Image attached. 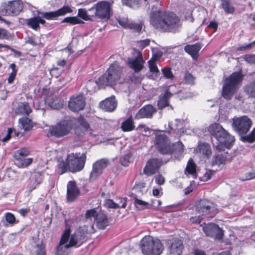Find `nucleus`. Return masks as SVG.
Masks as SVG:
<instances>
[{
	"label": "nucleus",
	"instance_id": "4be33fe9",
	"mask_svg": "<svg viewBox=\"0 0 255 255\" xmlns=\"http://www.w3.org/2000/svg\"><path fill=\"white\" fill-rule=\"evenodd\" d=\"M217 140L222 146L227 148H230L233 145L235 139L234 136L230 134L224 129L223 134L220 135Z\"/></svg>",
	"mask_w": 255,
	"mask_h": 255
},
{
	"label": "nucleus",
	"instance_id": "f704fd0d",
	"mask_svg": "<svg viewBox=\"0 0 255 255\" xmlns=\"http://www.w3.org/2000/svg\"><path fill=\"white\" fill-rule=\"evenodd\" d=\"M221 6L227 14H233L235 11V7L230 0H221Z\"/></svg>",
	"mask_w": 255,
	"mask_h": 255
},
{
	"label": "nucleus",
	"instance_id": "c03bdc74",
	"mask_svg": "<svg viewBox=\"0 0 255 255\" xmlns=\"http://www.w3.org/2000/svg\"><path fill=\"white\" fill-rule=\"evenodd\" d=\"M196 165L193 160L190 159L186 166V171L189 174L194 175L196 172Z\"/></svg>",
	"mask_w": 255,
	"mask_h": 255
},
{
	"label": "nucleus",
	"instance_id": "79ce46f5",
	"mask_svg": "<svg viewBox=\"0 0 255 255\" xmlns=\"http://www.w3.org/2000/svg\"><path fill=\"white\" fill-rule=\"evenodd\" d=\"M120 161L123 166H128L129 163L133 161V157L131 154L130 152H128L125 154L121 157Z\"/></svg>",
	"mask_w": 255,
	"mask_h": 255
},
{
	"label": "nucleus",
	"instance_id": "473e14b6",
	"mask_svg": "<svg viewBox=\"0 0 255 255\" xmlns=\"http://www.w3.org/2000/svg\"><path fill=\"white\" fill-rule=\"evenodd\" d=\"M102 212V211L98 208L88 210L85 213V218L87 220H92V219H94V221H96L100 213Z\"/></svg>",
	"mask_w": 255,
	"mask_h": 255
},
{
	"label": "nucleus",
	"instance_id": "0e129e2a",
	"mask_svg": "<svg viewBox=\"0 0 255 255\" xmlns=\"http://www.w3.org/2000/svg\"><path fill=\"white\" fill-rule=\"evenodd\" d=\"M243 59L246 62L249 64H255V55L246 54L244 56Z\"/></svg>",
	"mask_w": 255,
	"mask_h": 255
},
{
	"label": "nucleus",
	"instance_id": "f257e3e1",
	"mask_svg": "<svg viewBox=\"0 0 255 255\" xmlns=\"http://www.w3.org/2000/svg\"><path fill=\"white\" fill-rule=\"evenodd\" d=\"M95 232L94 224L88 227L77 230L73 234H70L68 229L63 233L58 245L57 247L55 255H68L67 250L71 247H80L86 240V234H93Z\"/></svg>",
	"mask_w": 255,
	"mask_h": 255
},
{
	"label": "nucleus",
	"instance_id": "6ab92c4d",
	"mask_svg": "<svg viewBox=\"0 0 255 255\" xmlns=\"http://www.w3.org/2000/svg\"><path fill=\"white\" fill-rule=\"evenodd\" d=\"M43 173L40 172H35L30 176L27 185V189L29 192L36 189L43 181Z\"/></svg>",
	"mask_w": 255,
	"mask_h": 255
},
{
	"label": "nucleus",
	"instance_id": "de8ad7c7",
	"mask_svg": "<svg viewBox=\"0 0 255 255\" xmlns=\"http://www.w3.org/2000/svg\"><path fill=\"white\" fill-rule=\"evenodd\" d=\"M148 63L149 65V70L151 73L156 75L159 72V70L158 69L156 63L155 61V59L151 58L150 60L148 61Z\"/></svg>",
	"mask_w": 255,
	"mask_h": 255
},
{
	"label": "nucleus",
	"instance_id": "69168bd1",
	"mask_svg": "<svg viewBox=\"0 0 255 255\" xmlns=\"http://www.w3.org/2000/svg\"><path fill=\"white\" fill-rule=\"evenodd\" d=\"M36 247V255H45V247L42 243L38 244Z\"/></svg>",
	"mask_w": 255,
	"mask_h": 255
},
{
	"label": "nucleus",
	"instance_id": "9b49d317",
	"mask_svg": "<svg viewBox=\"0 0 255 255\" xmlns=\"http://www.w3.org/2000/svg\"><path fill=\"white\" fill-rule=\"evenodd\" d=\"M72 12V8L69 5H64L57 10L53 11L40 12L38 11V13L40 14L42 17L48 20H56L59 16H64L67 13H70Z\"/></svg>",
	"mask_w": 255,
	"mask_h": 255
},
{
	"label": "nucleus",
	"instance_id": "5701e85b",
	"mask_svg": "<svg viewBox=\"0 0 255 255\" xmlns=\"http://www.w3.org/2000/svg\"><path fill=\"white\" fill-rule=\"evenodd\" d=\"M100 108L107 112L114 111L117 106V101L114 96L107 98L100 104Z\"/></svg>",
	"mask_w": 255,
	"mask_h": 255
},
{
	"label": "nucleus",
	"instance_id": "e433bc0d",
	"mask_svg": "<svg viewBox=\"0 0 255 255\" xmlns=\"http://www.w3.org/2000/svg\"><path fill=\"white\" fill-rule=\"evenodd\" d=\"M58 100L54 95H48L45 99V103L52 109H57Z\"/></svg>",
	"mask_w": 255,
	"mask_h": 255
},
{
	"label": "nucleus",
	"instance_id": "6e6d98bb",
	"mask_svg": "<svg viewBox=\"0 0 255 255\" xmlns=\"http://www.w3.org/2000/svg\"><path fill=\"white\" fill-rule=\"evenodd\" d=\"M162 72L166 79H172L174 78V75L171 71V69L169 67H166L162 69Z\"/></svg>",
	"mask_w": 255,
	"mask_h": 255
},
{
	"label": "nucleus",
	"instance_id": "603ef678",
	"mask_svg": "<svg viewBox=\"0 0 255 255\" xmlns=\"http://www.w3.org/2000/svg\"><path fill=\"white\" fill-rule=\"evenodd\" d=\"M184 80L187 84L193 85L195 83V78L191 73L186 72L184 75Z\"/></svg>",
	"mask_w": 255,
	"mask_h": 255
},
{
	"label": "nucleus",
	"instance_id": "4468645a",
	"mask_svg": "<svg viewBox=\"0 0 255 255\" xmlns=\"http://www.w3.org/2000/svg\"><path fill=\"white\" fill-rule=\"evenodd\" d=\"M196 211L202 215L215 213L216 207L212 202L207 199L200 200L196 205Z\"/></svg>",
	"mask_w": 255,
	"mask_h": 255
},
{
	"label": "nucleus",
	"instance_id": "39448f33",
	"mask_svg": "<svg viewBox=\"0 0 255 255\" xmlns=\"http://www.w3.org/2000/svg\"><path fill=\"white\" fill-rule=\"evenodd\" d=\"M243 79L242 71L235 72L226 79L223 86L222 96L226 100H230L240 87Z\"/></svg>",
	"mask_w": 255,
	"mask_h": 255
},
{
	"label": "nucleus",
	"instance_id": "338daca9",
	"mask_svg": "<svg viewBox=\"0 0 255 255\" xmlns=\"http://www.w3.org/2000/svg\"><path fill=\"white\" fill-rule=\"evenodd\" d=\"M5 219L6 222L10 224L13 225L16 223L15 218L12 213H7L5 214Z\"/></svg>",
	"mask_w": 255,
	"mask_h": 255
},
{
	"label": "nucleus",
	"instance_id": "3c124183",
	"mask_svg": "<svg viewBox=\"0 0 255 255\" xmlns=\"http://www.w3.org/2000/svg\"><path fill=\"white\" fill-rule=\"evenodd\" d=\"M79 128L82 130L83 133H91L89 125L84 120L80 121Z\"/></svg>",
	"mask_w": 255,
	"mask_h": 255
},
{
	"label": "nucleus",
	"instance_id": "a18cd8bd",
	"mask_svg": "<svg viewBox=\"0 0 255 255\" xmlns=\"http://www.w3.org/2000/svg\"><path fill=\"white\" fill-rule=\"evenodd\" d=\"M10 68H11L12 71L8 76L7 81L9 84H11L15 78L17 70L16 69V65L14 63L11 64Z\"/></svg>",
	"mask_w": 255,
	"mask_h": 255
},
{
	"label": "nucleus",
	"instance_id": "49530a36",
	"mask_svg": "<svg viewBox=\"0 0 255 255\" xmlns=\"http://www.w3.org/2000/svg\"><path fill=\"white\" fill-rule=\"evenodd\" d=\"M142 28V24L141 22L135 23L132 21L128 27V29L132 30L133 32L139 33L141 31Z\"/></svg>",
	"mask_w": 255,
	"mask_h": 255
},
{
	"label": "nucleus",
	"instance_id": "20e7f679",
	"mask_svg": "<svg viewBox=\"0 0 255 255\" xmlns=\"http://www.w3.org/2000/svg\"><path fill=\"white\" fill-rule=\"evenodd\" d=\"M86 155L85 153L78 156L77 154L71 153L67 155L66 161L62 160L58 164V168L61 169V174L69 171L75 173L81 171L85 165Z\"/></svg>",
	"mask_w": 255,
	"mask_h": 255
},
{
	"label": "nucleus",
	"instance_id": "37998d69",
	"mask_svg": "<svg viewBox=\"0 0 255 255\" xmlns=\"http://www.w3.org/2000/svg\"><path fill=\"white\" fill-rule=\"evenodd\" d=\"M241 140L244 142L253 143L255 140V128L249 135L241 136Z\"/></svg>",
	"mask_w": 255,
	"mask_h": 255
},
{
	"label": "nucleus",
	"instance_id": "a878e982",
	"mask_svg": "<svg viewBox=\"0 0 255 255\" xmlns=\"http://www.w3.org/2000/svg\"><path fill=\"white\" fill-rule=\"evenodd\" d=\"M224 128L218 123H214L208 128V131L211 135L217 139L221 134H223Z\"/></svg>",
	"mask_w": 255,
	"mask_h": 255
},
{
	"label": "nucleus",
	"instance_id": "6e6552de",
	"mask_svg": "<svg viewBox=\"0 0 255 255\" xmlns=\"http://www.w3.org/2000/svg\"><path fill=\"white\" fill-rule=\"evenodd\" d=\"M155 144L158 151L161 154H172L173 149L172 143L164 133L158 132L155 133Z\"/></svg>",
	"mask_w": 255,
	"mask_h": 255
},
{
	"label": "nucleus",
	"instance_id": "bb28decb",
	"mask_svg": "<svg viewBox=\"0 0 255 255\" xmlns=\"http://www.w3.org/2000/svg\"><path fill=\"white\" fill-rule=\"evenodd\" d=\"M201 46L199 43H196L194 44L186 45L184 49L186 52L190 55L193 59H196L197 57V54L201 49Z\"/></svg>",
	"mask_w": 255,
	"mask_h": 255
},
{
	"label": "nucleus",
	"instance_id": "13d9d810",
	"mask_svg": "<svg viewBox=\"0 0 255 255\" xmlns=\"http://www.w3.org/2000/svg\"><path fill=\"white\" fill-rule=\"evenodd\" d=\"M255 178V169L252 170V171L246 173L245 175L241 177L242 181L251 180Z\"/></svg>",
	"mask_w": 255,
	"mask_h": 255
},
{
	"label": "nucleus",
	"instance_id": "a19ab883",
	"mask_svg": "<svg viewBox=\"0 0 255 255\" xmlns=\"http://www.w3.org/2000/svg\"><path fill=\"white\" fill-rule=\"evenodd\" d=\"M26 23L29 27L35 30H37L39 28V25L38 22V17H37V15L27 19Z\"/></svg>",
	"mask_w": 255,
	"mask_h": 255
},
{
	"label": "nucleus",
	"instance_id": "0eeeda50",
	"mask_svg": "<svg viewBox=\"0 0 255 255\" xmlns=\"http://www.w3.org/2000/svg\"><path fill=\"white\" fill-rule=\"evenodd\" d=\"M252 125V120L247 116L233 119L232 128L240 135L246 134L250 130Z\"/></svg>",
	"mask_w": 255,
	"mask_h": 255
},
{
	"label": "nucleus",
	"instance_id": "680f3d73",
	"mask_svg": "<svg viewBox=\"0 0 255 255\" xmlns=\"http://www.w3.org/2000/svg\"><path fill=\"white\" fill-rule=\"evenodd\" d=\"M105 206L107 208L118 209V205L112 199H108L105 201Z\"/></svg>",
	"mask_w": 255,
	"mask_h": 255
},
{
	"label": "nucleus",
	"instance_id": "b1692460",
	"mask_svg": "<svg viewBox=\"0 0 255 255\" xmlns=\"http://www.w3.org/2000/svg\"><path fill=\"white\" fill-rule=\"evenodd\" d=\"M183 249V243L181 240L175 238L172 240L170 246V252L173 255H180Z\"/></svg>",
	"mask_w": 255,
	"mask_h": 255
},
{
	"label": "nucleus",
	"instance_id": "dca6fc26",
	"mask_svg": "<svg viewBox=\"0 0 255 255\" xmlns=\"http://www.w3.org/2000/svg\"><path fill=\"white\" fill-rule=\"evenodd\" d=\"M108 164L109 161L106 159H102L96 161L93 165V170L90 174L91 179H95L100 176Z\"/></svg>",
	"mask_w": 255,
	"mask_h": 255
},
{
	"label": "nucleus",
	"instance_id": "ddd939ff",
	"mask_svg": "<svg viewBox=\"0 0 255 255\" xmlns=\"http://www.w3.org/2000/svg\"><path fill=\"white\" fill-rule=\"evenodd\" d=\"M98 13V18L108 19L110 18L112 8L111 3L107 1H100L95 3Z\"/></svg>",
	"mask_w": 255,
	"mask_h": 255
},
{
	"label": "nucleus",
	"instance_id": "2f4dec72",
	"mask_svg": "<svg viewBox=\"0 0 255 255\" xmlns=\"http://www.w3.org/2000/svg\"><path fill=\"white\" fill-rule=\"evenodd\" d=\"M184 121L182 120L176 119L173 125L172 122L168 123V127L170 130L174 129L180 133H183V125Z\"/></svg>",
	"mask_w": 255,
	"mask_h": 255
},
{
	"label": "nucleus",
	"instance_id": "e2e57ef3",
	"mask_svg": "<svg viewBox=\"0 0 255 255\" xmlns=\"http://www.w3.org/2000/svg\"><path fill=\"white\" fill-rule=\"evenodd\" d=\"M150 43V40L146 39L144 40H140L137 42L136 45L140 49H143L144 48L149 45Z\"/></svg>",
	"mask_w": 255,
	"mask_h": 255
},
{
	"label": "nucleus",
	"instance_id": "7c9ffc66",
	"mask_svg": "<svg viewBox=\"0 0 255 255\" xmlns=\"http://www.w3.org/2000/svg\"><path fill=\"white\" fill-rule=\"evenodd\" d=\"M227 155L225 153L218 152L215 154L212 160V165H220L224 164L227 160Z\"/></svg>",
	"mask_w": 255,
	"mask_h": 255
},
{
	"label": "nucleus",
	"instance_id": "8fccbe9b",
	"mask_svg": "<svg viewBox=\"0 0 255 255\" xmlns=\"http://www.w3.org/2000/svg\"><path fill=\"white\" fill-rule=\"evenodd\" d=\"M173 151L172 153L174 152L178 154H182L184 151V145L181 142H177L175 144H172Z\"/></svg>",
	"mask_w": 255,
	"mask_h": 255
},
{
	"label": "nucleus",
	"instance_id": "c756f323",
	"mask_svg": "<svg viewBox=\"0 0 255 255\" xmlns=\"http://www.w3.org/2000/svg\"><path fill=\"white\" fill-rule=\"evenodd\" d=\"M31 112V109L28 104L25 102L19 103L15 109V113L18 115H28Z\"/></svg>",
	"mask_w": 255,
	"mask_h": 255
},
{
	"label": "nucleus",
	"instance_id": "2eb2a0df",
	"mask_svg": "<svg viewBox=\"0 0 255 255\" xmlns=\"http://www.w3.org/2000/svg\"><path fill=\"white\" fill-rule=\"evenodd\" d=\"M85 98L82 94L71 96L68 102V108L73 112L83 110L85 106Z\"/></svg>",
	"mask_w": 255,
	"mask_h": 255
},
{
	"label": "nucleus",
	"instance_id": "a211bd4d",
	"mask_svg": "<svg viewBox=\"0 0 255 255\" xmlns=\"http://www.w3.org/2000/svg\"><path fill=\"white\" fill-rule=\"evenodd\" d=\"M157 112L156 109L151 105H146L140 109L135 115L136 119L142 118L150 119Z\"/></svg>",
	"mask_w": 255,
	"mask_h": 255
},
{
	"label": "nucleus",
	"instance_id": "f03ea898",
	"mask_svg": "<svg viewBox=\"0 0 255 255\" xmlns=\"http://www.w3.org/2000/svg\"><path fill=\"white\" fill-rule=\"evenodd\" d=\"M150 23L155 28L164 32L175 33L181 27L180 20L176 14L166 11L153 12L150 16Z\"/></svg>",
	"mask_w": 255,
	"mask_h": 255
},
{
	"label": "nucleus",
	"instance_id": "09e8293b",
	"mask_svg": "<svg viewBox=\"0 0 255 255\" xmlns=\"http://www.w3.org/2000/svg\"><path fill=\"white\" fill-rule=\"evenodd\" d=\"M89 20L93 21L95 18H98V13L96 4H95L91 8L87 10Z\"/></svg>",
	"mask_w": 255,
	"mask_h": 255
},
{
	"label": "nucleus",
	"instance_id": "393cba45",
	"mask_svg": "<svg viewBox=\"0 0 255 255\" xmlns=\"http://www.w3.org/2000/svg\"><path fill=\"white\" fill-rule=\"evenodd\" d=\"M196 150L197 152L203 158H209L212 153L210 145L204 142L199 143Z\"/></svg>",
	"mask_w": 255,
	"mask_h": 255
},
{
	"label": "nucleus",
	"instance_id": "f8f14e48",
	"mask_svg": "<svg viewBox=\"0 0 255 255\" xmlns=\"http://www.w3.org/2000/svg\"><path fill=\"white\" fill-rule=\"evenodd\" d=\"M203 230L205 234L208 237L218 240L222 239L223 237V230L215 223L204 224Z\"/></svg>",
	"mask_w": 255,
	"mask_h": 255
},
{
	"label": "nucleus",
	"instance_id": "f3484780",
	"mask_svg": "<svg viewBox=\"0 0 255 255\" xmlns=\"http://www.w3.org/2000/svg\"><path fill=\"white\" fill-rule=\"evenodd\" d=\"M155 240L151 236H145L140 241V247L144 255H152L153 252L149 250L154 246Z\"/></svg>",
	"mask_w": 255,
	"mask_h": 255
},
{
	"label": "nucleus",
	"instance_id": "c9c22d12",
	"mask_svg": "<svg viewBox=\"0 0 255 255\" xmlns=\"http://www.w3.org/2000/svg\"><path fill=\"white\" fill-rule=\"evenodd\" d=\"M30 150L28 148L23 147L16 150L14 153V157L16 160H21L22 158L28 155Z\"/></svg>",
	"mask_w": 255,
	"mask_h": 255
},
{
	"label": "nucleus",
	"instance_id": "5fc2aeb1",
	"mask_svg": "<svg viewBox=\"0 0 255 255\" xmlns=\"http://www.w3.org/2000/svg\"><path fill=\"white\" fill-rule=\"evenodd\" d=\"M118 20L119 24L124 28H128V25L131 22V21L126 17H120Z\"/></svg>",
	"mask_w": 255,
	"mask_h": 255
},
{
	"label": "nucleus",
	"instance_id": "58836bf2",
	"mask_svg": "<svg viewBox=\"0 0 255 255\" xmlns=\"http://www.w3.org/2000/svg\"><path fill=\"white\" fill-rule=\"evenodd\" d=\"M244 91L249 97L255 98V82H252L245 86Z\"/></svg>",
	"mask_w": 255,
	"mask_h": 255
},
{
	"label": "nucleus",
	"instance_id": "aec40b11",
	"mask_svg": "<svg viewBox=\"0 0 255 255\" xmlns=\"http://www.w3.org/2000/svg\"><path fill=\"white\" fill-rule=\"evenodd\" d=\"M144 61L143 59L141 54L136 57L132 58H128V64L130 68L132 69L135 72H138L141 71L144 66Z\"/></svg>",
	"mask_w": 255,
	"mask_h": 255
},
{
	"label": "nucleus",
	"instance_id": "ea45409f",
	"mask_svg": "<svg viewBox=\"0 0 255 255\" xmlns=\"http://www.w3.org/2000/svg\"><path fill=\"white\" fill-rule=\"evenodd\" d=\"M62 23H68L71 25L82 24L84 22L77 16H70L65 17L62 20Z\"/></svg>",
	"mask_w": 255,
	"mask_h": 255
},
{
	"label": "nucleus",
	"instance_id": "cd10ccee",
	"mask_svg": "<svg viewBox=\"0 0 255 255\" xmlns=\"http://www.w3.org/2000/svg\"><path fill=\"white\" fill-rule=\"evenodd\" d=\"M172 95L171 93L166 90L163 95L159 97L157 102V106L159 109H162L169 106V99Z\"/></svg>",
	"mask_w": 255,
	"mask_h": 255
},
{
	"label": "nucleus",
	"instance_id": "774afa93",
	"mask_svg": "<svg viewBox=\"0 0 255 255\" xmlns=\"http://www.w3.org/2000/svg\"><path fill=\"white\" fill-rule=\"evenodd\" d=\"M10 37V34L7 30L0 28V39H9Z\"/></svg>",
	"mask_w": 255,
	"mask_h": 255
},
{
	"label": "nucleus",
	"instance_id": "4c0bfd02",
	"mask_svg": "<svg viewBox=\"0 0 255 255\" xmlns=\"http://www.w3.org/2000/svg\"><path fill=\"white\" fill-rule=\"evenodd\" d=\"M19 122L20 123L21 126L24 131H29L33 127V124L31 121L27 118L19 119Z\"/></svg>",
	"mask_w": 255,
	"mask_h": 255
},
{
	"label": "nucleus",
	"instance_id": "7ed1b4c3",
	"mask_svg": "<svg viewBox=\"0 0 255 255\" xmlns=\"http://www.w3.org/2000/svg\"><path fill=\"white\" fill-rule=\"evenodd\" d=\"M123 75V68L117 62L112 63L106 72L100 76L95 83L100 88L116 85Z\"/></svg>",
	"mask_w": 255,
	"mask_h": 255
},
{
	"label": "nucleus",
	"instance_id": "1a4fd4ad",
	"mask_svg": "<svg viewBox=\"0 0 255 255\" xmlns=\"http://www.w3.org/2000/svg\"><path fill=\"white\" fill-rule=\"evenodd\" d=\"M163 164L162 159L157 157L150 158L146 161L143 169V173L147 176H151L159 172Z\"/></svg>",
	"mask_w": 255,
	"mask_h": 255
},
{
	"label": "nucleus",
	"instance_id": "864d4df0",
	"mask_svg": "<svg viewBox=\"0 0 255 255\" xmlns=\"http://www.w3.org/2000/svg\"><path fill=\"white\" fill-rule=\"evenodd\" d=\"M116 204L118 205V208H125L127 205L128 199L126 197H119L116 198Z\"/></svg>",
	"mask_w": 255,
	"mask_h": 255
},
{
	"label": "nucleus",
	"instance_id": "052dcab7",
	"mask_svg": "<svg viewBox=\"0 0 255 255\" xmlns=\"http://www.w3.org/2000/svg\"><path fill=\"white\" fill-rule=\"evenodd\" d=\"M122 2L129 7H134L138 5L139 0H122Z\"/></svg>",
	"mask_w": 255,
	"mask_h": 255
},
{
	"label": "nucleus",
	"instance_id": "72a5a7b5",
	"mask_svg": "<svg viewBox=\"0 0 255 255\" xmlns=\"http://www.w3.org/2000/svg\"><path fill=\"white\" fill-rule=\"evenodd\" d=\"M121 128L124 131H131L134 129V123L131 116L122 123Z\"/></svg>",
	"mask_w": 255,
	"mask_h": 255
},
{
	"label": "nucleus",
	"instance_id": "4d7b16f0",
	"mask_svg": "<svg viewBox=\"0 0 255 255\" xmlns=\"http://www.w3.org/2000/svg\"><path fill=\"white\" fill-rule=\"evenodd\" d=\"M134 205L136 207L139 206L142 209L148 208L149 206V204L147 202L138 199L137 198L134 199Z\"/></svg>",
	"mask_w": 255,
	"mask_h": 255
},
{
	"label": "nucleus",
	"instance_id": "bf43d9fd",
	"mask_svg": "<svg viewBox=\"0 0 255 255\" xmlns=\"http://www.w3.org/2000/svg\"><path fill=\"white\" fill-rule=\"evenodd\" d=\"M78 16L84 20H89L90 19L88 17V11L85 8H80L78 9Z\"/></svg>",
	"mask_w": 255,
	"mask_h": 255
},
{
	"label": "nucleus",
	"instance_id": "9d476101",
	"mask_svg": "<svg viewBox=\"0 0 255 255\" xmlns=\"http://www.w3.org/2000/svg\"><path fill=\"white\" fill-rule=\"evenodd\" d=\"M23 9V3L20 0L9 1L1 6L0 12L6 15H17Z\"/></svg>",
	"mask_w": 255,
	"mask_h": 255
},
{
	"label": "nucleus",
	"instance_id": "412c9836",
	"mask_svg": "<svg viewBox=\"0 0 255 255\" xmlns=\"http://www.w3.org/2000/svg\"><path fill=\"white\" fill-rule=\"evenodd\" d=\"M79 195V190L74 181H69L67 185V199L68 201H73Z\"/></svg>",
	"mask_w": 255,
	"mask_h": 255
},
{
	"label": "nucleus",
	"instance_id": "c85d7f7f",
	"mask_svg": "<svg viewBox=\"0 0 255 255\" xmlns=\"http://www.w3.org/2000/svg\"><path fill=\"white\" fill-rule=\"evenodd\" d=\"M96 221L98 228L101 230L105 229L109 224L107 216L103 212L100 213Z\"/></svg>",
	"mask_w": 255,
	"mask_h": 255
},
{
	"label": "nucleus",
	"instance_id": "423d86ee",
	"mask_svg": "<svg viewBox=\"0 0 255 255\" xmlns=\"http://www.w3.org/2000/svg\"><path fill=\"white\" fill-rule=\"evenodd\" d=\"M73 124L74 121L72 120L61 121L56 125L49 128L48 134L58 138L63 137L70 132Z\"/></svg>",
	"mask_w": 255,
	"mask_h": 255
}]
</instances>
